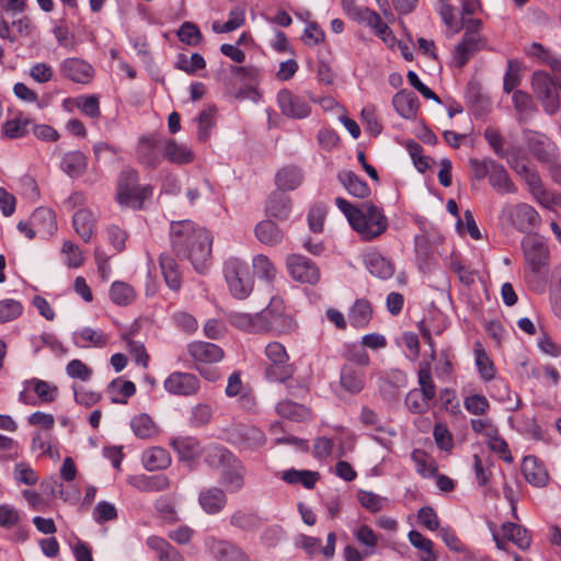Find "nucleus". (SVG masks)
<instances>
[{
  "mask_svg": "<svg viewBox=\"0 0 561 561\" xmlns=\"http://www.w3.org/2000/svg\"><path fill=\"white\" fill-rule=\"evenodd\" d=\"M170 238L175 254L190 260L196 272L204 273L211 254L210 232L191 220H181L171 224Z\"/></svg>",
  "mask_w": 561,
  "mask_h": 561,
  "instance_id": "1",
  "label": "nucleus"
},
{
  "mask_svg": "<svg viewBox=\"0 0 561 561\" xmlns=\"http://www.w3.org/2000/svg\"><path fill=\"white\" fill-rule=\"evenodd\" d=\"M354 214L350 225L364 241L378 238L388 228V219L382 209L369 202L363 203Z\"/></svg>",
  "mask_w": 561,
  "mask_h": 561,
  "instance_id": "2",
  "label": "nucleus"
},
{
  "mask_svg": "<svg viewBox=\"0 0 561 561\" xmlns=\"http://www.w3.org/2000/svg\"><path fill=\"white\" fill-rule=\"evenodd\" d=\"M260 320L263 333L273 335H285L294 332L297 323L294 318L286 312L285 304L282 298L274 296L268 306L260 311Z\"/></svg>",
  "mask_w": 561,
  "mask_h": 561,
  "instance_id": "3",
  "label": "nucleus"
},
{
  "mask_svg": "<svg viewBox=\"0 0 561 561\" xmlns=\"http://www.w3.org/2000/svg\"><path fill=\"white\" fill-rule=\"evenodd\" d=\"M224 275L228 289L234 298L243 300L250 296L254 282L244 261L229 257L224 263Z\"/></svg>",
  "mask_w": 561,
  "mask_h": 561,
  "instance_id": "4",
  "label": "nucleus"
},
{
  "mask_svg": "<svg viewBox=\"0 0 561 561\" xmlns=\"http://www.w3.org/2000/svg\"><path fill=\"white\" fill-rule=\"evenodd\" d=\"M332 436H318L314 438L312 455L319 460L335 455L336 458L345 457L347 451L354 448V437L342 426L334 428Z\"/></svg>",
  "mask_w": 561,
  "mask_h": 561,
  "instance_id": "5",
  "label": "nucleus"
},
{
  "mask_svg": "<svg viewBox=\"0 0 561 561\" xmlns=\"http://www.w3.org/2000/svg\"><path fill=\"white\" fill-rule=\"evenodd\" d=\"M500 219L522 233L531 234L541 226L539 213L527 203L516 205L505 204L501 210Z\"/></svg>",
  "mask_w": 561,
  "mask_h": 561,
  "instance_id": "6",
  "label": "nucleus"
},
{
  "mask_svg": "<svg viewBox=\"0 0 561 561\" xmlns=\"http://www.w3.org/2000/svg\"><path fill=\"white\" fill-rule=\"evenodd\" d=\"M224 465L219 477V482L230 493H236L244 486L245 468L243 465L226 448L215 447L210 454Z\"/></svg>",
  "mask_w": 561,
  "mask_h": 561,
  "instance_id": "7",
  "label": "nucleus"
},
{
  "mask_svg": "<svg viewBox=\"0 0 561 561\" xmlns=\"http://www.w3.org/2000/svg\"><path fill=\"white\" fill-rule=\"evenodd\" d=\"M265 355L270 362L264 373L268 381H286L294 375L295 366L289 363V355L282 343H268Z\"/></svg>",
  "mask_w": 561,
  "mask_h": 561,
  "instance_id": "8",
  "label": "nucleus"
},
{
  "mask_svg": "<svg viewBox=\"0 0 561 561\" xmlns=\"http://www.w3.org/2000/svg\"><path fill=\"white\" fill-rule=\"evenodd\" d=\"M531 89L548 115L560 110L558 84L545 71H535L531 76Z\"/></svg>",
  "mask_w": 561,
  "mask_h": 561,
  "instance_id": "9",
  "label": "nucleus"
},
{
  "mask_svg": "<svg viewBox=\"0 0 561 561\" xmlns=\"http://www.w3.org/2000/svg\"><path fill=\"white\" fill-rule=\"evenodd\" d=\"M520 248L526 266L531 273H539L549 260V247L545 237L531 233L524 237Z\"/></svg>",
  "mask_w": 561,
  "mask_h": 561,
  "instance_id": "10",
  "label": "nucleus"
},
{
  "mask_svg": "<svg viewBox=\"0 0 561 561\" xmlns=\"http://www.w3.org/2000/svg\"><path fill=\"white\" fill-rule=\"evenodd\" d=\"M226 438L239 449L245 450H253L265 444V435L260 428L242 424L226 430Z\"/></svg>",
  "mask_w": 561,
  "mask_h": 561,
  "instance_id": "11",
  "label": "nucleus"
},
{
  "mask_svg": "<svg viewBox=\"0 0 561 561\" xmlns=\"http://www.w3.org/2000/svg\"><path fill=\"white\" fill-rule=\"evenodd\" d=\"M523 134L528 150L538 161L543 163H552L556 161L557 146L550 138L530 129H525Z\"/></svg>",
  "mask_w": 561,
  "mask_h": 561,
  "instance_id": "12",
  "label": "nucleus"
},
{
  "mask_svg": "<svg viewBox=\"0 0 561 561\" xmlns=\"http://www.w3.org/2000/svg\"><path fill=\"white\" fill-rule=\"evenodd\" d=\"M286 266L290 276L300 283L316 284L320 279L318 266L301 254H291L286 259Z\"/></svg>",
  "mask_w": 561,
  "mask_h": 561,
  "instance_id": "13",
  "label": "nucleus"
},
{
  "mask_svg": "<svg viewBox=\"0 0 561 561\" xmlns=\"http://www.w3.org/2000/svg\"><path fill=\"white\" fill-rule=\"evenodd\" d=\"M163 388L173 396L191 397L198 392L201 382L194 374L174 371L164 379Z\"/></svg>",
  "mask_w": 561,
  "mask_h": 561,
  "instance_id": "14",
  "label": "nucleus"
},
{
  "mask_svg": "<svg viewBox=\"0 0 561 561\" xmlns=\"http://www.w3.org/2000/svg\"><path fill=\"white\" fill-rule=\"evenodd\" d=\"M277 104L280 112L291 118L301 119L311 112V107L304 96L295 95L287 89H283L277 93Z\"/></svg>",
  "mask_w": 561,
  "mask_h": 561,
  "instance_id": "15",
  "label": "nucleus"
},
{
  "mask_svg": "<svg viewBox=\"0 0 561 561\" xmlns=\"http://www.w3.org/2000/svg\"><path fill=\"white\" fill-rule=\"evenodd\" d=\"M163 146L164 138L158 136L140 138L137 148L139 161L149 168H157L163 157Z\"/></svg>",
  "mask_w": 561,
  "mask_h": 561,
  "instance_id": "16",
  "label": "nucleus"
},
{
  "mask_svg": "<svg viewBox=\"0 0 561 561\" xmlns=\"http://www.w3.org/2000/svg\"><path fill=\"white\" fill-rule=\"evenodd\" d=\"M61 75L77 83L87 84L89 83L94 75L93 67L80 58H66L60 64Z\"/></svg>",
  "mask_w": 561,
  "mask_h": 561,
  "instance_id": "17",
  "label": "nucleus"
},
{
  "mask_svg": "<svg viewBox=\"0 0 561 561\" xmlns=\"http://www.w3.org/2000/svg\"><path fill=\"white\" fill-rule=\"evenodd\" d=\"M187 352L197 364H214L224 358L222 348L210 342H192L187 346Z\"/></svg>",
  "mask_w": 561,
  "mask_h": 561,
  "instance_id": "18",
  "label": "nucleus"
},
{
  "mask_svg": "<svg viewBox=\"0 0 561 561\" xmlns=\"http://www.w3.org/2000/svg\"><path fill=\"white\" fill-rule=\"evenodd\" d=\"M522 473L525 480L536 488H543L549 482V474L545 465L531 455L523 458Z\"/></svg>",
  "mask_w": 561,
  "mask_h": 561,
  "instance_id": "19",
  "label": "nucleus"
},
{
  "mask_svg": "<svg viewBox=\"0 0 561 561\" xmlns=\"http://www.w3.org/2000/svg\"><path fill=\"white\" fill-rule=\"evenodd\" d=\"M228 497L224 489L209 486L201 490L198 503L208 515L219 514L227 505Z\"/></svg>",
  "mask_w": 561,
  "mask_h": 561,
  "instance_id": "20",
  "label": "nucleus"
},
{
  "mask_svg": "<svg viewBox=\"0 0 561 561\" xmlns=\"http://www.w3.org/2000/svg\"><path fill=\"white\" fill-rule=\"evenodd\" d=\"M209 548L217 561H251L241 547L228 540L213 539Z\"/></svg>",
  "mask_w": 561,
  "mask_h": 561,
  "instance_id": "21",
  "label": "nucleus"
},
{
  "mask_svg": "<svg viewBox=\"0 0 561 561\" xmlns=\"http://www.w3.org/2000/svg\"><path fill=\"white\" fill-rule=\"evenodd\" d=\"M110 336L100 329L83 327L72 334V343L80 348L105 347L108 344Z\"/></svg>",
  "mask_w": 561,
  "mask_h": 561,
  "instance_id": "22",
  "label": "nucleus"
},
{
  "mask_svg": "<svg viewBox=\"0 0 561 561\" xmlns=\"http://www.w3.org/2000/svg\"><path fill=\"white\" fill-rule=\"evenodd\" d=\"M366 382V375L363 368L346 364L341 368L340 386L351 394L359 393Z\"/></svg>",
  "mask_w": 561,
  "mask_h": 561,
  "instance_id": "23",
  "label": "nucleus"
},
{
  "mask_svg": "<svg viewBox=\"0 0 561 561\" xmlns=\"http://www.w3.org/2000/svg\"><path fill=\"white\" fill-rule=\"evenodd\" d=\"M127 483L140 492L147 493L160 492L170 485V481L164 474H134L127 478Z\"/></svg>",
  "mask_w": 561,
  "mask_h": 561,
  "instance_id": "24",
  "label": "nucleus"
},
{
  "mask_svg": "<svg viewBox=\"0 0 561 561\" xmlns=\"http://www.w3.org/2000/svg\"><path fill=\"white\" fill-rule=\"evenodd\" d=\"M227 321L236 329L250 334H262L260 312L255 314L229 311L226 313Z\"/></svg>",
  "mask_w": 561,
  "mask_h": 561,
  "instance_id": "25",
  "label": "nucleus"
},
{
  "mask_svg": "<svg viewBox=\"0 0 561 561\" xmlns=\"http://www.w3.org/2000/svg\"><path fill=\"white\" fill-rule=\"evenodd\" d=\"M392 105L402 118L413 119L416 116L420 102L414 92L401 90L393 95Z\"/></svg>",
  "mask_w": 561,
  "mask_h": 561,
  "instance_id": "26",
  "label": "nucleus"
},
{
  "mask_svg": "<svg viewBox=\"0 0 561 561\" xmlns=\"http://www.w3.org/2000/svg\"><path fill=\"white\" fill-rule=\"evenodd\" d=\"M364 262L368 272L380 279H389L394 273V266L391 261L378 252L367 253Z\"/></svg>",
  "mask_w": 561,
  "mask_h": 561,
  "instance_id": "27",
  "label": "nucleus"
},
{
  "mask_svg": "<svg viewBox=\"0 0 561 561\" xmlns=\"http://www.w3.org/2000/svg\"><path fill=\"white\" fill-rule=\"evenodd\" d=\"M163 158L174 164H187L194 160V152L187 145L164 138Z\"/></svg>",
  "mask_w": 561,
  "mask_h": 561,
  "instance_id": "28",
  "label": "nucleus"
},
{
  "mask_svg": "<svg viewBox=\"0 0 561 561\" xmlns=\"http://www.w3.org/2000/svg\"><path fill=\"white\" fill-rule=\"evenodd\" d=\"M486 48L485 44L479 43L477 39L462 37L461 42L455 47L453 51V62L457 68H462L474 53Z\"/></svg>",
  "mask_w": 561,
  "mask_h": 561,
  "instance_id": "29",
  "label": "nucleus"
},
{
  "mask_svg": "<svg viewBox=\"0 0 561 561\" xmlns=\"http://www.w3.org/2000/svg\"><path fill=\"white\" fill-rule=\"evenodd\" d=\"M32 225L38 233L51 236L57 230L56 215L48 207L36 208L31 216Z\"/></svg>",
  "mask_w": 561,
  "mask_h": 561,
  "instance_id": "30",
  "label": "nucleus"
},
{
  "mask_svg": "<svg viewBox=\"0 0 561 561\" xmlns=\"http://www.w3.org/2000/svg\"><path fill=\"white\" fill-rule=\"evenodd\" d=\"M304 181V175L297 167L288 165L279 169L275 175V184L278 191L296 190Z\"/></svg>",
  "mask_w": 561,
  "mask_h": 561,
  "instance_id": "31",
  "label": "nucleus"
},
{
  "mask_svg": "<svg viewBox=\"0 0 561 561\" xmlns=\"http://www.w3.org/2000/svg\"><path fill=\"white\" fill-rule=\"evenodd\" d=\"M72 225L76 232L84 242H89L94 234L95 217L89 209L82 208L75 213Z\"/></svg>",
  "mask_w": 561,
  "mask_h": 561,
  "instance_id": "32",
  "label": "nucleus"
},
{
  "mask_svg": "<svg viewBox=\"0 0 561 561\" xmlns=\"http://www.w3.org/2000/svg\"><path fill=\"white\" fill-rule=\"evenodd\" d=\"M492 165V171L489 176V183L490 185L500 194H514L516 193L517 188L515 184L510 179V175L505 168L500 164L499 162H495V164Z\"/></svg>",
  "mask_w": 561,
  "mask_h": 561,
  "instance_id": "33",
  "label": "nucleus"
},
{
  "mask_svg": "<svg viewBox=\"0 0 561 561\" xmlns=\"http://www.w3.org/2000/svg\"><path fill=\"white\" fill-rule=\"evenodd\" d=\"M146 543L151 550L156 551L159 561H184L183 556L161 537L150 536Z\"/></svg>",
  "mask_w": 561,
  "mask_h": 561,
  "instance_id": "34",
  "label": "nucleus"
},
{
  "mask_svg": "<svg viewBox=\"0 0 561 561\" xmlns=\"http://www.w3.org/2000/svg\"><path fill=\"white\" fill-rule=\"evenodd\" d=\"M339 181L345 187V190L357 198H366L370 195V188L368 184L359 179L352 171H343L339 173Z\"/></svg>",
  "mask_w": 561,
  "mask_h": 561,
  "instance_id": "35",
  "label": "nucleus"
},
{
  "mask_svg": "<svg viewBox=\"0 0 561 561\" xmlns=\"http://www.w3.org/2000/svg\"><path fill=\"white\" fill-rule=\"evenodd\" d=\"M255 237L265 245L274 247L282 242L283 232L272 220H262L255 226Z\"/></svg>",
  "mask_w": 561,
  "mask_h": 561,
  "instance_id": "36",
  "label": "nucleus"
},
{
  "mask_svg": "<svg viewBox=\"0 0 561 561\" xmlns=\"http://www.w3.org/2000/svg\"><path fill=\"white\" fill-rule=\"evenodd\" d=\"M141 461L147 470L154 471L167 468L171 462V458L167 449L151 447L144 451Z\"/></svg>",
  "mask_w": 561,
  "mask_h": 561,
  "instance_id": "37",
  "label": "nucleus"
},
{
  "mask_svg": "<svg viewBox=\"0 0 561 561\" xmlns=\"http://www.w3.org/2000/svg\"><path fill=\"white\" fill-rule=\"evenodd\" d=\"M416 262L422 273H432L436 267L433 251L424 237L415 238Z\"/></svg>",
  "mask_w": 561,
  "mask_h": 561,
  "instance_id": "38",
  "label": "nucleus"
},
{
  "mask_svg": "<svg viewBox=\"0 0 561 561\" xmlns=\"http://www.w3.org/2000/svg\"><path fill=\"white\" fill-rule=\"evenodd\" d=\"M373 316L369 301L357 299L348 312V321L352 327L363 329L368 325Z\"/></svg>",
  "mask_w": 561,
  "mask_h": 561,
  "instance_id": "39",
  "label": "nucleus"
},
{
  "mask_svg": "<svg viewBox=\"0 0 561 561\" xmlns=\"http://www.w3.org/2000/svg\"><path fill=\"white\" fill-rule=\"evenodd\" d=\"M512 101L519 123H524L536 111L531 95L523 90H515L512 95Z\"/></svg>",
  "mask_w": 561,
  "mask_h": 561,
  "instance_id": "40",
  "label": "nucleus"
},
{
  "mask_svg": "<svg viewBox=\"0 0 561 561\" xmlns=\"http://www.w3.org/2000/svg\"><path fill=\"white\" fill-rule=\"evenodd\" d=\"M152 195V186L139 185L136 183L129 190H127V196L125 199H117L118 204L125 207L139 209L142 207L144 202L150 198Z\"/></svg>",
  "mask_w": 561,
  "mask_h": 561,
  "instance_id": "41",
  "label": "nucleus"
},
{
  "mask_svg": "<svg viewBox=\"0 0 561 561\" xmlns=\"http://www.w3.org/2000/svg\"><path fill=\"white\" fill-rule=\"evenodd\" d=\"M282 479L289 484H301L306 489H313L320 474L317 471L289 469L282 473Z\"/></svg>",
  "mask_w": 561,
  "mask_h": 561,
  "instance_id": "42",
  "label": "nucleus"
},
{
  "mask_svg": "<svg viewBox=\"0 0 561 561\" xmlns=\"http://www.w3.org/2000/svg\"><path fill=\"white\" fill-rule=\"evenodd\" d=\"M266 213L276 219H286L290 213V201L282 192H274L266 202Z\"/></svg>",
  "mask_w": 561,
  "mask_h": 561,
  "instance_id": "43",
  "label": "nucleus"
},
{
  "mask_svg": "<svg viewBox=\"0 0 561 561\" xmlns=\"http://www.w3.org/2000/svg\"><path fill=\"white\" fill-rule=\"evenodd\" d=\"M61 169L70 178H79L87 169V158L81 151L67 152L62 157Z\"/></svg>",
  "mask_w": 561,
  "mask_h": 561,
  "instance_id": "44",
  "label": "nucleus"
},
{
  "mask_svg": "<svg viewBox=\"0 0 561 561\" xmlns=\"http://www.w3.org/2000/svg\"><path fill=\"white\" fill-rule=\"evenodd\" d=\"M160 267L168 287L172 290H179L181 287V277L175 260L169 254H161Z\"/></svg>",
  "mask_w": 561,
  "mask_h": 561,
  "instance_id": "45",
  "label": "nucleus"
},
{
  "mask_svg": "<svg viewBox=\"0 0 561 561\" xmlns=\"http://www.w3.org/2000/svg\"><path fill=\"white\" fill-rule=\"evenodd\" d=\"M130 427L134 434L141 439H148L158 434V426L146 413L134 416L130 421Z\"/></svg>",
  "mask_w": 561,
  "mask_h": 561,
  "instance_id": "46",
  "label": "nucleus"
},
{
  "mask_svg": "<svg viewBox=\"0 0 561 561\" xmlns=\"http://www.w3.org/2000/svg\"><path fill=\"white\" fill-rule=\"evenodd\" d=\"M276 412L279 416L295 422H301L309 417V410L305 405L290 400L279 401L276 405Z\"/></svg>",
  "mask_w": 561,
  "mask_h": 561,
  "instance_id": "47",
  "label": "nucleus"
},
{
  "mask_svg": "<svg viewBox=\"0 0 561 561\" xmlns=\"http://www.w3.org/2000/svg\"><path fill=\"white\" fill-rule=\"evenodd\" d=\"M502 531L504 537L514 542L519 549L525 550L530 546V537L525 527L507 522L502 525Z\"/></svg>",
  "mask_w": 561,
  "mask_h": 561,
  "instance_id": "48",
  "label": "nucleus"
},
{
  "mask_svg": "<svg viewBox=\"0 0 561 561\" xmlns=\"http://www.w3.org/2000/svg\"><path fill=\"white\" fill-rule=\"evenodd\" d=\"M31 448L32 450H39L41 455H45L54 461L60 459V451L57 444L53 443L47 434L36 432L33 435Z\"/></svg>",
  "mask_w": 561,
  "mask_h": 561,
  "instance_id": "49",
  "label": "nucleus"
},
{
  "mask_svg": "<svg viewBox=\"0 0 561 561\" xmlns=\"http://www.w3.org/2000/svg\"><path fill=\"white\" fill-rule=\"evenodd\" d=\"M175 68L190 76H194L206 68V60L198 53H193L190 57L185 54H179Z\"/></svg>",
  "mask_w": 561,
  "mask_h": 561,
  "instance_id": "50",
  "label": "nucleus"
},
{
  "mask_svg": "<svg viewBox=\"0 0 561 561\" xmlns=\"http://www.w3.org/2000/svg\"><path fill=\"white\" fill-rule=\"evenodd\" d=\"M110 298L117 306H127L135 300L136 293L129 284L116 280L111 285Z\"/></svg>",
  "mask_w": 561,
  "mask_h": 561,
  "instance_id": "51",
  "label": "nucleus"
},
{
  "mask_svg": "<svg viewBox=\"0 0 561 561\" xmlns=\"http://www.w3.org/2000/svg\"><path fill=\"white\" fill-rule=\"evenodd\" d=\"M433 399H426L425 394L416 389H411L404 399L407 409L414 414H424L433 407Z\"/></svg>",
  "mask_w": 561,
  "mask_h": 561,
  "instance_id": "52",
  "label": "nucleus"
},
{
  "mask_svg": "<svg viewBox=\"0 0 561 561\" xmlns=\"http://www.w3.org/2000/svg\"><path fill=\"white\" fill-rule=\"evenodd\" d=\"M411 545L421 551L422 561H436L437 557L433 550V542L431 539L424 537L417 530H411L408 534Z\"/></svg>",
  "mask_w": 561,
  "mask_h": 561,
  "instance_id": "53",
  "label": "nucleus"
},
{
  "mask_svg": "<svg viewBox=\"0 0 561 561\" xmlns=\"http://www.w3.org/2000/svg\"><path fill=\"white\" fill-rule=\"evenodd\" d=\"M254 274L265 282H273L276 277V267L273 262L264 254H257L252 259Z\"/></svg>",
  "mask_w": 561,
  "mask_h": 561,
  "instance_id": "54",
  "label": "nucleus"
},
{
  "mask_svg": "<svg viewBox=\"0 0 561 561\" xmlns=\"http://www.w3.org/2000/svg\"><path fill=\"white\" fill-rule=\"evenodd\" d=\"M27 386L33 389L41 402H54L58 396V387L48 381L33 378L27 381Z\"/></svg>",
  "mask_w": 561,
  "mask_h": 561,
  "instance_id": "55",
  "label": "nucleus"
},
{
  "mask_svg": "<svg viewBox=\"0 0 561 561\" xmlns=\"http://www.w3.org/2000/svg\"><path fill=\"white\" fill-rule=\"evenodd\" d=\"M476 365L478 367L480 376L484 380H490L494 377V367L493 363L489 358L486 352L484 351L482 344L477 342L473 347Z\"/></svg>",
  "mask_w": 561,
  "mask_h": 561,
  "instance_id": "56",
  "label": "nucleus"
},
{
  "mask_svg": "<svg viewBox=\"0 0 561 561\" xmlns=\"http://www.w3.org/2000/svg\"><path fill=\"white\" fill-rule=\"evenodd\" d=\"M359 420L364 426L369 427L370 430L386 433L390 436L396 435L394 430L389 428L386 424H383L377 413L368 407L362 408Z\"/></svg>",
  "mask_w": 561,
  "mask_h": 561,
  "instance_id": "57",
  "label": "nucleus"
},
{
  "mask_svg": "<svg viewBox=\"0 0 561 561\" xmlns=\"http://www.w3.org/2000/svg\"><path fill=\"white\" fill-rule=\"evenodd\" d=\"M417 382L419 388L415 389L424 393L426 399L435 400L436 386L431 374L430 364H424L420 367L417 371Z\"/></svg>",
  "mask_w": 561,
  "mask_h": 561,
  "instance_id": "58",
  "label": "nucleus"
},
{
  "mask_svg": "<svg viewBox=\"0 0 561 561\" xmlns=\"http://www.w3.org/2000/svg\"><path fill=\"white\" fill-rule=\"evenodd\" d=\"M357 500L360 505L371 513L382 511L388 505V499L380 496L371 491L360 490L357 493Z\"/></svg>",
  "mask_w": 561,
  "mask_h": 561,
  "instance_id": "59",
  "label": "nucleus"
},
{
  "mask_svg": "<svg viewBox=\"0 0 561 561\" xmlns=\"http://www.w3.org/2000/svg\"><path fill=\"white\" fill-rule=\"evenodd\" d=\"M229 523L231 526L239 528L243 531H253L259 528L257 517L252 513L241 510L236 511L231 514Z\"/></svg>",
  "mask_w": 561,
  "mask_h": 561,
  "instance_id": "60",
  "label": "nucleus"
},
{
  "mask_svg": "<svg viewBox=\"0 0 561 561\" xmlns=\"http://www.w3.org/2000/svg\"><path fill=\"white\" fill-rule=\"evenodd\" d=\"M108 388L114 393L112 397L114 403H126V399L136 392L135 383L129 380H113Z\"/></svg>",
  "mask_w": 561,
  "mask_h": 561,
  "instance_id": "61",
  "label": "nucleus"
},
{
  "mask_svg": "<svg viewBox=\"0 0 561 561\" xmlns=\"http://www.w3.org/2000/svg\"><path fill=\"white\" fill-rule=\"evenodd\" d=\"M138 172L135 169L124 168L118 175L116 199H125L127 190L138 183Z\"/></svg>",
  "mask_w": 561,
  "mask_h": 561,
  "instance_id": "62",
  "label": "nucleus"
},
{
  "mask_svg": "<svg viewBox=\"0 0 561 561\" xmlns=\"http://www.w3.org/2000/svg\"><path fill=\"white\" fill-rule=\"evenodd\" d=\"M411 458L416 466V471L423 478H431L436 476L437 467L425 453L421 450H414L411 455Z\"/></svg>",
  "mask_w": 561,
  "mask_h": 561,
  "instance_id": "63",
  "label": "nucleus"
},
{
  "mask_svg": "<svg viewBox=\"0 0 561 561\" xmlns=\"http://www.w3.org/2000/svg\"><path fill=\"white\" fill-rule=\"evenodd\" d=\"M23 312V305L15 299L0 300V323L18 319Z\"/></svg>",
  "mask_w": 561,
  "mask_h": 561,
  "instance_id": "64",
  "label": "nucleus"
}]
</instances>
